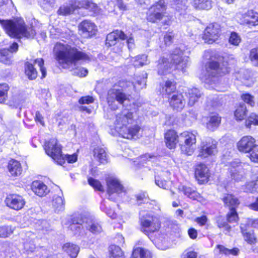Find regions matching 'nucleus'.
I'll use <instances>...</instances> for the list:
<instances>
[{
  "instance_id": "nucleus-1",
  "label": "nucleus",
  "mask_w": 258,
  "mask_h": 258,
  "mask_svg": "<svg viewBox=\"0 0 258 258\" xmlns=\"http://www.w3.org/2000/svg\"><path fill=\"white\" fill-rule=\"evenodd\" d=\"M53 51L56 61L64 69H73L80 61L88 62L91 60L87 53L65 42L56 43Z\"/></svg>"
},
{
  "instance_id": "nucleus-2",
  "label": "nucleus",
  "mask_w": 258,
  "mask_h": 258,
  "mask_svg": "<svg viewBox=\"0 0 258 258\" xmlns=\"http://www.w3.org/2000/svg\"><path fill=\"white\" fill-rule=\"evenodd\" d=\"M133 113L128 108H125L115 115L114 121V130L121 137L127 139L138 138L140 127L134 122Z\"/></svg>"
},
{
  "instance_id": "nucleus-3",
  "label": "nucleus",
  "mask_w": 258,
  "mask_h": 258,
  "mask_svg": "<svg viewBox=\"0 0 258 258\" xmlns=\"http://www.w3.org/2000/svg\"><path fill=\"white\" fill-rule=\"evenodd\" d=\"M188 52L182 50L180 48H176L171 54L170 59L171 62L167 58L162 57L157 61V70L159 75H165L169 73L173 64H175L176 69L181 70L183 73L189 65V58L186 56Z\"/></svg>"
},
{
  "instance_id": "nucleus-4",
  "label": "nucleus",
  "mask_w": 258,
  "mask_h": 258,
  "mask_svg": "<svg viewBox=\"0 0 258 258\" xmlns=\"http://www.w3.org/2000/svg\"><path fill=\"white\" fill-rule=\"evenodd\" d=\"M1 23L7 34L11 37L33 38L36 32L32 27H26L22 20H2Z\"/></svg>"
},
{
  "instance_id": "nucleus-5",
  "label": "nucleus",
  "mask_w": 258,
  "mask_h": 258,
  "mask_svg": "<svg viewBox=\"0 0 258 258\" xmlns=\"http://www.w3.org/2000/svg\"><path fill=\"white\" fill-rule=\"evenodd\" d=\"M46 153L51 157L58 164L62 165L67 160L68 163H73L77 160V155H66L64 156L61 154V148L58 144L57 141L55 139H51L48 142H46L44 147Z\"/></svg>"
},
{
  "instance_id": "nucleus-6",
  "label": "nucleus",
  "mask_w": 258,
  "mask_h": 258,
  "mask_svg": "<svg viewBox=\"0 0 258 258\" xmlns=\"http://www.w3.org/2000/svg\"><path fill=\"white\" fill-rule=\"evenodd\" d=\"M139 219L141 231L147 236L158 231L160 228L159 221L150 211L141 210L139 213Z\"/></svg>"
},
{
  "instance_id": "nucleus-7",
  "label": "nucleus",
  "mask_w": 258,
  "mask_h": 258,
  "mask_svg": "<svg viewBox=\"0 0 258 258\" xmlns=\"http://www.w3.org/2000/svg\"><path fill=\"white\" fill-rule=\"evenodd\" d=\"M82 8L93 12H95L97 9L96 5L90 0H72L61 6L57 11V14L65 16L73 13L77 9Z\"/></svg>"
},
{
  "instance_id": "nucleus-8",
  "label": "nucleus",
  "mask_w": 258,
  "mask_h": 258,
  "mask_svg": "<svg viewBox=\"0 0 258 258\" xmlns=\"http://www.w3.org/2000/svg\"><path fill=\"white\" fill-rule=\"evenodd\" d=\"M197 135L198 133L194 131H184L179 135L178 141L182 153L190 156L194 153Z\"/></svg>"
},
{
  "instance_id": "nucleus-9",
  "label": "nucleus",
  "mask_w": 258,
  "mask_h": 258,
  "mask_svg": "<svg viewBox=\"0 0 258 258\" xmlns=\"http://www.w3.org/2000/svg\"><path fill=\"white\" fill-rule=\"evenodd\" d=\"M219 61H223V67H220V63L215 61L209 62L208 67L206 68L207 74L208 78L206 79V82L208 83H211V82L215 81V78L218 76H222L229 72V68L227 66L228 62L225 60L224 57L219 59Z\"/></svg>"
},
{
  "instance_id": "nucleus-10",
  "label": "nucleus",
  "mask_w": 258,
  "mask_h": 258,
  "mask_svg": "<svg viewBox=\"0 0 258 258\" xmlns=\"http://www.w3.org/2000/svg\"><path fill=\"white\" fill-rule=\"evenodd\" d=\"M250 169V166L244 163L240 162L236 159L229 163L228 172L232 180L235 181H240L243 179Z\"/></svg>"
},
{
  "instance_id": "nucleus-11",
  "label": "nucleus",
  "mask_w": 258,
  "mask_h": 258,
  "mask_svg": "<svg viewBox=\"0 0 258 258\" xmlns=\"http://www.w3.org/2000/svg\"><path fill=\"white\" fill-rule=\"evenodd\" d=\"M107 99L109 106L113 110L118 108V105L116 103V101L125 107L130 103V99L124 93L120 90L114 89L108 91Z\"/></svg>"
},
{
  "instance_id": "nucleus-12",
  "label": "nucleus",
  "mask_w": 258,
  "mask_h": 258,
  "mask_svg": "<svg viewBox=\"0 0 258 258\" xmlns=\"http://www.w3.org/2000/svg\"><path fill=\"white\" fill-rule=\"evenodd\" d=\"M166 2L165 0H160L152 5L147 13V20L152 23L160 21L166 14Z\"/></svg>"
},
{
  "instance_id": "nucleus-13",
  "label": "nucleus",
  "mask_w": 258,
  "mask_h": 258,
  "mask_svg": "<svg viewBox=\"0 0 258 258\" xmlns=\"http://www.w3.org/2000/svg\"><path fill=\"white\" fill-rule=\"evenodd\" d=\"M218 142L210 138L202 141L198 148V156L206 158L215 155L218 152Z\"/></svg>"
},
{
  "instance_id": "nucleus-14",
  "label": "nucleus",
  "mask_w": 258,
  "mask_h": 258,
  "mask_svg": "<svg viewBox=\"0 0 258 258\" xmlns=\"http://www.w3.org/2000/svg\"><path fill=\"white\" fill-rule=\"evenodd\" d=\"M107 192L109 199L114 201L116 196L124 192V187L119 180L116 177H109L106 180Z\"/></svg>"
},
{
  "instance_id": "nucleus-15",
  "label": "nucleus",
  "mask_w": 258,
  "mask_h": 258,
  "mask_svg": "<svg viewBox=\"0 0 258 258\" xmlns=\"http://www.w3.org/2000/svg\"><path fill=\"white\" fill-rule=\"evenodd\" d=\"M236 19L242 25L254 26L258 25V13L253 10H248L244 13H238Z\"/></svg>"
},
{
  "instance_id": "nucleus-16",
  "label": "nucleus",
  "mask_w": 258,
  "mask_h": 258,
  "mask_svg": "<svg viewBox=\"0 0 258 258\" xmlns=\"http://www.w3.org/2000/svg\"><path fill=\"white\" fill-rule=\"evenodd\" d=\"M221 29L220 25L217 23L210 24L205 29L203 36L206 42L213 43L220 36Z\"/></svg>"
},
{
  "instance_id": "nucleus-17",
  "label": "nucleus",
  "mask_w": 258,
  "mask_h": 258,
  "mask_svg": "<svg viewBox=\"0 0 258 258\" xmlns=\"http://www.w3.org/2000/svg\"><path fill=\"white\" fill-rule=\"evenodd\" d=\"M256 145L254 138L250 136H245L237 142V147L240 152L248 153Z\"/></svg>"
},
{
  "instance_id": "nucleus-18",
  "label": "nucleus",
  "mask_w": 258,
  "mask_h": 258,
  "mask_svg": "<svg viewBox=\"0 0 258 258\" xmlns=\"http://www.w3.org/2000/svg\"><path fill=\"white\" fill-rule=\"evenodd\" d=\"M79 31L85 37L94 35L97 30L96 25L90 20H84L79 26Z\"/></svg>"
},
{
  "instance_id": "nucleus-19",
  "label": "nucleus",
  "mask_w": 258,
  "mask_h": 258,
  "mask_svg": "<svg viewBox=\"0 0 258 258\" xmlns=\"http://www.w3.org/2000/svg\"><path fill=\"white\" fill-rule=\"evenodd\" d=\"M5 203L8 207L15 210L21 209L25 203L24 199L18 195L8 196L5 200Z\"/></svg>"
},
{
  "instance_id": "nucleus-20",
  "label": "nucleus",
  "mask_w": 258,
  "mask_h": 258,
  "mask_svg": "<svg viewBox=\"0 0 258 258\" xmlns=\"http://www.w3.org/2000/svg\"><path fill=\"white\" fill-rule=\"evenodd\" d=\"M35 237V235L30 231L26 232L25 235L22 234L24 248L28 253L33 252L36 248L34 243Z\"/></svg>"
},
{
  "instance_id": "nucleus-21",
  "label": "nucleus",
  "mask_w": 258,
  "mask_h": 258,
  "mask_svg": "<svg viewBox=\"0 0 258 258\" xmlns=\"http://www.w3.org/2000/svg\"><path fill=\"white\" fill-rule=\"evenodd\" d=\"M195 177L200 184L207 182L209 177L208 167L204 164H198L195 169Z\"/></svg>"
},
{
  "instance_id": "nucleus-22",
  "label": "nucleus",
  "mask_w": 258,
  "mask_h": 258,
  "mask_svg": "<svg viewBox=\"0 0 258 258\" xmlns=\"http://www.w3.org/2000/svg\"><path fill=\"white\" fill-rule=\"evenodd\" d=\"M170 106L177 111L181 110L185 106V101L181 93L174 94L168 98Z\"/></svg>"
},
{
  "instance_id": "nucleus-23",
  "label": "nucleus",
  "mask_w": 258,
  "mask_h": 258,
  "mask_svg": "<svg viewBox=\"0 0 258 258\" xmlns=\"http://www.w3.org/2000/svg\"><path fill=\"white\" fill-rule=\"evenodd\" d=\"M252 76L253 74L250 71L242 69L236 74V78L237 80H239L245 86H250L253 84L255 81Z\"/></svg>"
},
{
  "instance_id": "nucleus-24",
  "label": "nucleus",
  "mask_w": 258,
  "mask_h": 258,
  "mask_svg": "<svg viewBox=\"0 0 258 258\" xmlns=\"http://www.w3.org/2000/svg\"><path fill=\"white\" fill-rule=\"evenodd\" d=\"M85 225V218L74 217L72 219V223L70 225V228L74 234L82 235L83 234L82 231Z\"/></svg>"
},
{
  "instance_id": "nucleus-25",
  "label": "nucleus",
  "mask_w": 258,
  "mask_h": 258,
  "mask_svg": "<svg viewBox=\"0 0 258 258\" xmlns=\"http://www.w3.org/2000/svg\"><path fill=\"white\" fill-rule=\"evenodd\" d=\"M185 94L188 98V105L193 106L199 99L201 97L203 93L197 88L193 87L187 89L185 91Z\"/></svg>"
},
{
  "instance_id": "nucleus-26",
  "label": "nucleus",
  "mask_w": 258,
  "mask_h": 258,
  "mask_svg": "<svg viewBox=\"0 0 258 258\" xmlns=\"http://www.w3.org/2000/svg\"><path fill=\"white\" fill-rule=\"evenodd\" d=\"M126 38L125 35L122 31L116 30L114 31L106 36V44L108 46L114 45L116 44L117 40L119 38L121 40H125Z\"/></svg>"
},
{
  "instance_id": "nucleus-27",
  "label": "nucleus",
  "mask_w": 258,
  "mask_h": 258,
  "mask_svg": "<svg viewBox=\"0 0 258 258\" xmlns=\"http://www.w3.org/2000/svg\"><path fill=\"white\" fill-rule=\"evenodd\" d=\"M85 227L92 233L98 234L102 230L100 224L91 217H85Z\"/></svg>"
},
{
  "instance_id": "nucleus-28",
  "label": "nucleus",
  "mask_w": 258,
  "mask_h": 258,
  "mask_svg": "<svg viewBox=\"0 0 258 258\" xmlns=\"http://www.w3.org/2000/svg\"><path fill=\"white\" fill-rule=\"evenodd\" d=\"M178 137L173 130H169L165 134V140L167 147L169 149H173L178 143Z\"/></svg>"
},
{
  "instance_id": "nucleus-29",
  "label": "nucleus",
  "mask_w": 258,
  "mask_h": 258,
  "mask_svg": "<svg viewBox=\"0 0 258 258\" xmlns=\"http://www.w3.org/2000/svg\"><path fill=\"white\" fill-rule=\"evenodd\" d=\"M52 205L56 212L62 211L64 209V201L62 191L60 190L57 195L52 198Z\"/></svg>"
},
{
  "instance_id": "nucleus-30",
  "label": "nucleus",
  "mask_w": 258,
  "mask_h": 258,
  "mask_svg": "<svg viewBox=\"0 0 258 258\" xmlns=\"http://www.w3.org/2000/svg\"><path fill=\"white\" fill-rule=\"evenodd\" d=\"M31 189L39 197L44 196L48 192L47 186L42 182L38 180H36L32 182Z\"/></svg>"
},
{
  "instance_id": "nucleus-31",
  "label": "nucleus",
  "mask_w": 258,
  "mask_h": 258,
  "mask_svg": "<svg viewBox=\"0 0 258 258\" xmlns=\"http://www.w3.org/2000/svg\"><path fill=\"white\" fill-rule=\"evenodd\" d=\"M147 74L144 73L142 77H136V81L135 83L128 82L126 83V88L128 87H133L136 91H140L141 89L145 88L146 87V79Z\"/></svg>"
},
{
  "instance_id": "nucleus-32",
  "label": "nucleus",
  "mask_w": 258,
  "mask_h": 258,
  "mask_svg": "<svg viewBox=\"0 0 258 258\" xmlns=\"http://www.w3.org/2000/svg\"><path fill=\"white\" fill-rule=\"evenodd\" d=\"M127 60L135 68L142 67L150 63V61L148 59V56L145 54L139 55L134 57L127 58Z\"/></svg>"
},
{
  "instance_id": "nucleus-33",
  "label": "nucleus",
  "mask_w": 258,
  "mask_h": 258,
  "mask_svg": "<svg viewBox=\"0 0 258 258\" xmlns=\"http://www.w3.org/2000/svg\"><path fill=\"white\" fill-rule=\"evenodd\" d=\"M162 89L161 93L165 97H168L174 93L176 89L174 81L167 80L161 85Z\"/></svg>"
},
{
  "instance_id": "nucleus-34",
  "label": "nucleus",
  "mask_w": 258,
  "mask_h": 258,
  "mask_svg": "<svg viewBox=\"0 0 258 258\" xmlns=\"http://www.w3.org/2000/svg\"><path fill=\"white\" fill-rule=\"evenodd\" d=\"M179 189L185 196L192 200H199L201 198L200 194L197 191L195 187L184 185L180 187Z\"/></svg>"
},
{
  "instance_id": "nucleus-35",
  "label": "nucleus",
  "mask_w": 258,
  "mask_h": 258,
  "mask_svg": "<svg viewBox=\"0 0 258 258\" xmlns=\"http://www.w3.org/2000/svg\"><path fill=\"white\" fill-rule=\"evenodd\" d=\"M214 252L216 254H224L225 255H237L239 252V249L237 248H233L229 249L225 247L223 245H217L215 249Z\"/></svg>"
},
{
  "instance_id": "nucleus-36",
  "label": "nucleus",
  "mask_w": 258,
  "mask_h": 258,
  "mask_svg": "<svg viewBox=\"0 0 258 258\" xmlns=\"http://www.w3.org/2000/svg\"><path fill=\"white\" fill-rule=\"evenodd\" d=\"M9 172L12 176H17L22 173V167L19 162L15 160H11L8 165Z\"/></svg>"
},
{
  "instance_id": "nucleus-37",
  "label": "nucleus",
  "mask_w": 258,
  "mask_h": 258,
  "mask_svg": "<svg viewBox=\"0 0 258 258\" xmlns=\"http://www.w3.org/2000/svg\"><path fill=\"white\" fill-rule=\"evenodd\" d=\"M220 123L221 117L217 114H213L208 117L206 127L209 130L214 131L217 128Z\"/></svg>"
},
{
  "instance_id": "nucleus-38",
  "label": "nucleus",
  "mask_w": 258,
  "mask_h": 258,
  "mask_svg": "<svg viewBox=\"0 0 258 258\" xmlns=\"http://www.w3.org/2000/svg\"><path fill=\"white\" fill-rule=\"evenodd\" d=\"M93 153L94 158L99 162L101 163L107 162V156L104 148L97 147L94 149Z\"/></svg>"
},
{
  "instance_id": "nucleus-39",
  "label": "nucleus",
  "mask_w": 258,
  "mask_h": 258,
  "mask_svg": "<svg viewBox=\"0 0 258 258\" xmlns=\"http://www.w3.org/2000/svg\"><path fill=\"white\" fill-rule=\"evenodd\" d=\"M62 248L72 258H76L80 250V247L78 245L70 243L64 244Z\"/></svg>"
},
{
  "instance_id": "nucleus-40",
  "label": "nucleus",
  "mask_w": 258,
  "mask_h": 258,
  "mask_svg": "<svg viewBox=\"0 0 258 258\" xmlns=\"http://www.w3.org/2000/svg\"><path fill=\"white\" fill-rule=\"evenodd\" d=\"M167 4L170 3L171 7L177 11H184L186 9L187 0H165Z\"/></svg>"
},
{
  "instance_id": "nucleus-41",
  "label": "nucleus",
  "mask_w": 258,
  "mask_h": 258,
  "mask_svg": "<svg viewBox=\"0 0 258 258\" xmlns=\"http://www.w3.org/2000/svg\"><path fill=\"white\" fill-rule=\"evenodd\" d=\"M132 255L134 258H152V254L149 250L141 247L135 248Z\"/></svg>"
},
{
  "instance_id": "nucleus-42",
  "label": "nucleus",
  "mask_w": 258,
  "mask_h": 258,
  "mask_svg": "<svg viewBox=\"0 0 258 258\" xmlns=\"http://www.w3.org/2000/svg\"><path fill=\"white\" fill-rule=\"evenodd\" d=\"M110 258H124L123 252L121 248L116 245H111L109 247Z\"/></svg>"
},
{
  "instance_id": "nucleus-43",
  "label": "nucleus",
  "mask_w": 258,
  "mask_h": 258,
  "mask_svg": "<svg viewBox=\"0 0 258 258\" xmlns=\"http://www.w3.org/2000/svg\"><path fill=\"white\" fill-rule=\"evenodd\" d=\"M222 200L225 205L228 207L230 209L232 208L235 209L239 204L238 200L232 195H225L222 198Z\"/></svg>"
},
{
  "instance_id": "nucleus-44",
  "label": "nucleus",
  "mask_w": 258,
  "mask_h": 258,
  "mask_svg": "<svg viewBox=\"0 0 258 258\" xmlns=\"http://www.w3.org/2000/svg\"><path fill=\"white\" fill-rule=\"evenodd\" d=\"M156 159L157 157L155 155L147 153L141 156L135 162L136 164L139 165V167H140L141 166H144V163L154 161Z\"/></svg>"
},
{
  "instance_id": "nucleus-45",
  "label": "nucleus",
  "mask_w": 258,
  "mask_h": 258,
  "mask_svg": "<svg viewBox=\"0 0 258 258\" xmlns=\"http://www.w3.org/2000/svg\"><path fill=\"white\" fill-rule=\"evenodd\" d=\"M192 3L196 9L209 10L212 8L211 0H192Z\"/></svg>"
},
{
  "instance_id": "nucleus-46",
  "label": "nucleus",
  "mask_w": 258,
  "mask_h": 258,
  "mask_svg": "<svg viewBox=\"0 0 258 258\" xmlns=\"http://www.w3.org/2000/svg\"><path fill=\"white\" fill-rule=\"evenodd\" d=\"M240 228L244 240L250 244H253L255 242V238L253 235V231L245 229L242 224H241Z\"/></svg>"
},
{
  "instance_id": "nucleus-47",
  "label": "nucleus",
  "mask_w": 258,
  "mask_h": 258,
  "mask_svg": "<svg viewBox=\"0 0 258 258\" xmlns=\"http://www.w3.org/2000/svg\"><path fill=\"white\" fill-rule=\"evenodd\" d=\"M25 74L30 80H34L37 77V72L32 63L27 62L25 63Z\"/></svg>"
},
{
  "instance_id": "nucleus-48",
  "label": "nucleus",
  "mask_w": 258,
  "mask_h": 258,
  "mask_svg": "<svg viewBox=\"0 0 258 258\" xmlns=\"http://www.w3.org/2000/svg\"><path fill=\"white\" fill-rule=\"evenodd\" d=\"M0 61L6 64H10L12 62L13 54L9 49H4L0 50Z\"/></svg>"
},
{
  "instance_id": "nucleus-49",
  "label": "nucleus",
  "mask_w": 258,
  "mask_h": 258,
  "mask_svg": "<svg viewBox=\"0 0 258 258\" xmlns=\"http://www.w3.org/2000/svg\"><path fill=\"white\" fill-rule=\"evenodd\" d=\"M246 107L244 104H240L236 109L234 115L237 120H241L244 119L246 114Z\"/></svg>"
},
{
  "instance_id": "nucleus-50",
  "label": "nucleus",
  "mask_w": 258,
  "mask_h": 258,
  "mask_svg": "<svg viewBox=\"0 0 258 258\" xmlns=\"http://www.w3.org/2000/svg\"><path fill=\"white\" fill-rule=\"evenodd\" d=\"M155 183L159 187L167 190L170 189L172 184L171 181L165 180L159 176L155 177Z\"/></svg>"
},
{
  "instance_id": "nucleus-51",
  "label": "nucleus",
  "mask_w": 258,
  "mask_h": 258,
  "mask_svg": "<svg viewBox=\"0 0 258 258\" xmlns=\"http://www.w3.org/2000/svg\"><path fill=\"white\" fill-rule=\"evenodd\" d=\"M105 201H103L101 203L100 209L102 211L105 212L106 215L112 219H115L117 217L116 214L110 208Z\"/></svg>"
},
{
  "instance_id": "nucleus-52",
  "label": "nucleus",
  "mask_w": 258,
  "mask_h": 258,
  "mask_svg": "<svg viewBox=\"0 0 258 258\" xmlns=\"http://www.w3.org/2000/svg\"><path fill=\"white\" fill-rule=\"evenodd\" d=\"M216 223L217 226L219 228H224V231L226 233L229 232L231 230V226L225 221L224 217L222 216H218L216 219Z\"/></svg>"
},
{
  "instance_id": "nucleus-53",
  "label": "nucleus",
  "mask_w": 258,
  "mask_h": 258,
  "mask_svg": "<svg viewBox=\"0 0 258 258\" xmlns=\"http://www.w3.org/2000/svg\"><path fill=\"white\" fill-rule=\"evenodd\" d=\"M136 201L138 205H141L142 203L145 204L148 208H150V203H148V195L145 192H142L136 195Z\"/></svg>"
},
{
  "instance_id": "nucleus-54",
  "label": "nucleus",
  "mask_w": 258,
  "mask_h": 258,
  "mask_svg": "<svg viewBox=\"0 0 258 258\" xmlns=\"http://www.w3.org/2000/svg\"><path fill=\"white\" fill-rule=\"evenodd\" d=\"M14 230V229L11 226H0V237L6 238L10 236L13 233Z\"/></svg>"
},
{
  "instance_id": "nucleus-55",
  "label": "nucleus",
  "mask_w": 258,
  "mask_h": 258,
  "mask_svg": "<svg viewBox=\"0 0 258 258\" xmlns=\"http://www.w3.org/2000/svg\"><path fill=\"white\" fill-rule=\"evenodd\" d=\"M56 0H39L40 7L45 11H48L54 6Z\"/></svg>"
},
{
  "instance_id": "nucleus-56",
  "label": "nucleus",
  "mask_w": 258,
  "mask_h": 258,
  "mask_svg": "<svg viewBox=\"0 0 258 258\" xmlns=\"http://www.w3.org/2000/svg\"><path fill=\"white\" fill-rule=\"evenodd\" d=\"M9 89L8 84H0V103H4L7 97V93Z\"/></svg>"
},
{
  "instance_id": "nucleus-57",
  "label": "nucleus",
  "mask_w": 258,
  "mask_h": 258,
  "mask_svg": "<svg viewBox=\"0 0 258 258\" xmlns=\"http://www.w3.org/2000/svg\"><path fill=\"white\" fill-rule=\"evenodd\" d=\"M245 190L250 192L258 191V176L255 181L248 182L245 185Z\"/></svg>"
},
{
  "instance_id": "nucleus-58",
  "label": "nucleus",
  "mask_w": 258,
  "mask_h": 258,
  "mask_svg": "<svg viewBox=\"0 0 258 258\" xmlns=\"http://www.w3.org/2000/svg\"><path fill=\"white\" fill-rule=\"evenodd\" d=\"M227 219L228 221L230 223L237 222L238 217L234 208H232L230 209L229 212L227 215Z\"/></svg>"
},
{
  "instance_id": "nucleus-59",
  "label": "nucleus",
  "mask_w": 258,
  "mask_h": 258,
  "mask_svg": "<svg viewBox=\"0 0 258 258\" xmlns=\"http://www.w3.org/2000/svg\"><path fill=\"white\" fill-rule=\"evenodd\" d=\"M89 184L95 190L104 191V187L100 181L93 178L90 177L88 179Z\"/></svg>"
},
{
  "instance_id": "nucleus-60",
  "label": "nucleus",
  "mask_w": 258,
  "mask_h": 258,
  "mask_svg": "<svg viewBox=\"0 0 258 258\" xmlns=\"http://www.w3.org/2000/svg\"><path fill=\"white\" fill-rule=\"evenodd\" d=\"M241 41L240 36L236 32H231L229 38V42L234 46H238Z\"/></svg>"
},
{
  "instance_id": "nucleus-61",
  "label": "nucleus",
  "mask_w": 258,
  "mask_h": 258,
  "mask_svg": "<svg viewBox=\"0 0 258 258\" xmlns=\"http://www.w3.org/2000/svg\"><path fill=\"white\" fill-rule=\"evenodd\" d=\"M252 124L258 125V115L254 113H251L245 121V125L247 127H250Z\"/></svg>"
},
{
  "instance_id": "nucleus-62",
  "label": "nucleus",
  "mask_w": 258,
  "mask_h": 258,
  "mask_svg": "<svg viewBox=\"0 0 258 258\" xmlns=\"http://www.w3.org/2000/svg\"><path fill=\"white\" fill-rule=\"evenodd\" d=\"M247 154L251 161L258 162V145H255Z\"/></svg>"
},
{
  "instance_id": "nucleus-63",
  "label": "nucleus",
  "mask_w": 258,
  "mask_h": 258,
  "mask_svg": "<svg viewBox=\"0 0 258 258\" xmlns=\"http://www.w3.org/2000/svg\"><path fill=\"white\" fill-rule=\"evenodd\" d=\"M241 97L244 102L250 106H253L255 105L254 97L250 94L248 93L243 94L241 95Z\"/></svg>"
},
{
  "instance_id": "nucleus-64",
  "label": "nucleus",
  "mask_w": 258,
  "mask_h": 258,
  "mask_svg": "<svg viewBox=\"0 0 258 258\" xmlns=\"http://www.w3.org/2000/svg\"><path fill=\"white\" fill-rule=\"evenodd\" d=\"M249 57L254 65L258 66V48L251 49Z\"/></svg>"
}]
</instances>
